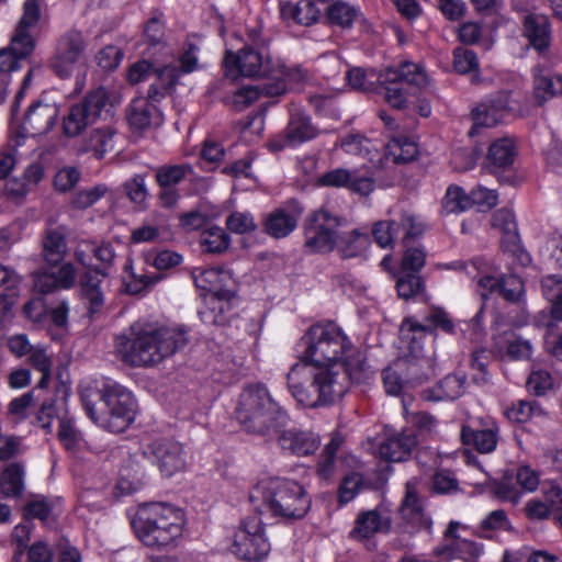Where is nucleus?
I'll list each match as a JSON object with an SVG mask.
<instances>
[{
    "instance_id": "nucleus-10",
    "label": "nucleus",
    "mask_w": 562,
    "mask_h": 562,
    "mask_svg": "<svg viewBox=\"0 0 562 562\" xmlns=\"http://www.w3.org/2000/svg\"><path fill=\"white\" fill-rule=\"evenodd\" d=\"M345 220L327 207L313 212L304 226V247L313 254H327L334 250L338 228Z\"/></svg>"
},
{
    "instance_id": "nucleus-8",
    "label": "nucleus",
    "mask_w": 562,
    "mask_h": 562,
    "mask_svg": "<svg viewBox=\"0 0 562 562\" xmlns=\"http://www.w3.org/2000/svg\"><path fill=\"white\" fill-rule=\"evenodd\" d=\"M105 412L98 415L92 402L82 395L83 407L89 417L112 432L124 431L134 420L137 404L130 391L115 382H106L99 391Z\"/></svg>"
},
{
    "instance_id": "nucleus-22",
    "label": "nucleus",
    "mask_w": 562,
    "mask_h": 562,
    "mask_svg": "<svg viewBox=\"0 0 562 562\" xmlns=\"http://www.w3.org/2000/svg\"><path fill=\"white\" fill-rule=\"evenodd\" d=\"M378 80L380 83L402 85L422 89L428 83V76L418 64L412 61H403L397 67H389L379 74Z\"/></svg>"
},
{
    "instance_id": "nucleus-42",
    "label": "nucleus",
    "mask_w": 562,
    "mask_h": 562,
    "mask_svg": "<svg viewBox=\"0 0 562 562\" xmlns=\"http://www.w3.org/2000/svg\"><path fill=\"white\" fill-rule=\"evenodd\" d=\"M93 123L83 105L76 103L69 109L67 115L64 116L63 130L66 136L76 137Z\"/></svg>"
},
{
    "instance_id": "nucleus-43",
    "label": "nucleus",
    "mask_w": 562,
    "mask_h": 562,
    "mask_svg": "<svg viewBox=\"0 0 562 562\" xmlns=\"http://www.w3.org/2000/svg\"><path fill=\"white\" fill-rule=\"evenodd\" d=\"M200 245L205 252L222 254L228 249L231 237L222 227L211 226L201 233Z\"/></svg>"
},
{
    "instance_id": "nucleus-19",
    "label": "nucleus",
    "mask_w": 562,
    "mask_h": 562,
    "mask_svg": "<svg viewBox=\"0 0 562 562\" xmlns=\"http://www.w3.org/2000/svg\"><path fill=\"white\" fill-rule=\"evenodd\" d=\"M303 209L291 202L285 207H278L267 214L263 231L272 238L280 239L289 236L297 226Z\"/></svg>"
},
{
    "instance_id": "nucleus-17",
    "label": "nucleus",
    "mask_w": 562,
    "mask_h": 562,
    "mask_svg": "<svg viewBox=\"0 0 562 562\" xmlns=\"http://www.w3.org/2000/svg\"><path fill=\"white\" fill-rule=\"evenodd\" d=\"M499 439V427L491 418H480L475 425H463L461 440L481 453H491L496 449Z\"/></svg>"
},
{
    "instance_id": "nucleus-48",
    "label": "nucleus",
    "mask_w": 562,
    "mask_h": 562,
    "mask_svg": "<svg viewBox=\"0 0 562 562\" xmlns=\"http://www.w3.org/2000/svg\"><path fill=\"white\" fill-rule=\"evenodd\" d=\"M162 12L155 10L151 18L145 23L143 36L150 46L161 45L165 41V22Z\"/></svg>"
},
{
    "instance_id": "nucleus-41",
    "label": "nucleus",
    "mask_w": 562,
    "mask_h": 562,
    "mask_svg": "<svg viewBox=\"0 0 562 562\" xmlns=\"http://www.w3.org/2000/svg\"><path fill=\"white\" fill-rule=\"evenodd\" d=\"M401 339L407 344L408 349L416 357L423 350L422 339L429 335L424 322L412 318L405 319L400 329Z\"/></svg>"
},
{
    "instance_id": "nucleus-51",
    "label": "nucleus",
    "mask_w": 562,
    "mask_h": 562,
    "mask_svg": "<svg viewBox=\"0 0 562 562\" xmlns=\"http://www.w3.org/2000/svg\"><path fill=\"white\" fill-rule=\"evenodd\" d=\"M543 293L551 302V315L557 321H562V280L548 278L543 283Z\"/></svg>"
},
{
    "instance_id": "nucleus-31",
    "label": "nucleus",
    "mask_w": 562,
    "mask_h": 562,
    "mask_svg": "<svg viewBox=\"0 0 562 562\" xmlns=\"http://www.w3.org/2000/svg\"><path fill=\"white\" fill-rule=\"evenodd\" d=\"M154 81L148 89V98L151 101L160 102L171 92L179 79V69L175 65H167L162 68H154Z\"/></svg>"
},
{
    "instance_id": "nucleus-44",
    "label": "nucleus",
    "mask_w": 562,
    "mask_h": 562,
    "mask_svg": "<svg viewBox=\"0 0 562 562\" xmlns=\"http://www.w3.org/2000/svg\"><path fill=\"white\" fill-rule=\"evenodd\" d=\"M429 335L436 336L437 330L445 334H456V323L448 312L441 307H432L423 319Z\"/></svg>"
},
{
    "instance_id": "nucleus-16",
    "label": "nucleus",
    "mask_w": 562,
    "mask_h": 562,
    "mask_svg": "<svg viewBox=\"0 0 562 562\" xmlns=\"http://www.w3.org/2000/svg\"><path fill=\"white\" fill-rule=\"evenodd\" d=\"M316 183L319 187L347 188L360 195H369L375 187L372 176L345 168H336L325 172L317 178Z\"/></svg>"
},
{
    "instance_id": "nucleus-14",
    "label": "nucleus",
    "mask_w": 562,
    "mask_h": 562,
    "mask_svg": "<svg viewBox=\"0 0 562 562\" xmlns=\"http://www.w3.org/2000/svg\"><path fill=\"white\" fill-rule=\"evenodd\" d=\"M145 453L165 476H172L187 467V452L183 446L172 438L153 441Z\"/></svg>"
},
{
    "instance_id": "nucleus-3",
    "label": "nucleus",
    "mask_w": 562,
    "mask_h": 562,
    "mask_svg": "<svg viewBox=\"0 0 562 562\" xmlns=\"http://www.w3.org/2000/svg\"><path fill=\"white\" fill-rule=\"evenodd\" d=\"M74 257L85 268L79 274L78 296L86 316L93 321L104 308V283L114 266L116 252L110 241L83 239L76 246Z\"/></svg>"
},
{
    "instance_id": "nucleus-4",
    "label": "nucleus",
    "mask_w": 562,
    "mask_h": 562,
    "mask_svg": "<svg viewBox=\"0 0 562 562\" xmlns=\"http://www.w3.org/2000/svg\"><path fill=\"white\" fill-rule=\"evenodd\" d=\"M289 391L305 407L315 408L340 400L348 391V373L342 367H310L295 363L286 375Z\"/></svg>"
},
{
    "instance_id": "nucleus-27",
    "label": "nucleus",
    "mask_w": 562,
    "mask_h": 562,
    "mask_svg": "<svg viewBox=\"0 0 562 562\" xmlns=\"http://www.w3.org/2000/svg\"><path fill=\"white\" fill-rule=\"evenodd\" d=\"M158 101L146 98H135L126 109V120L133 131L142 132L150 127L154 119H159L160 113L156 106Z\"/></svg>"
},
{
    "instance_id": "nucleus-40",
    "label": "nucleus",
    "mask_w": 562,
    "mask_h": 562,
    "mask_svg": "<svg viewBox=\"0 0 562 562\" xmlns=\"http://www.w3.org/2000/svg\"><path fill=\"white\" fill-rule=\"evenodd\" d=\"M394 224V233L396 238L402 237L405 246L413 238L419 237L425 229L424 224L411 212L404 211L398 218L391 220Z\"/></svg>"
},
{
    "instance_id": "nucleus-37",
    "label": "nucleus",
    "mask_w": 562,
    "mask_h": 562,
    "mask_svg": "<svg viewBox=\"0 0 562 562\" xmlns=\"http://www.w3.org/2000/svg\"><path fill=\"white\" fill-rule=\"evenodd\" d=\"M452 67L459 75H471V81H480V63L476 54L467 47L458 46L452 52Z\"/></svg>"
},
{
    "instance_id": "nucleus-6",
    "label": "nucleus",
    "mask_w": 562,
    "mask_h": 562,
    "mask_svg": "<svg viewBox=\"0 0 562 562\" xmlns=\"http://www.w3.org/2000/svg\"><path fill=\"white\" fill-rule=\"evenodd\" d=\"M249 501L259 512H268L283 519H301L310 509L311 499L296 481L269 477L251 490Z\"/></svg>"
},
{
    "instance_id": "nucleus-47",
    "label": "nucleus",
    "mask_w": 562,
    "mask_h": 562,
    "mask_svg": "<svg viewBox=\"0 0 562 562\" xmlns=\"http://www.w3.org/2000/svg\"><path fill=\"white\" fill-rule=\"evenodd\" d=\"M506 417L514 423H527L532 416L542 414V409L535 401L519 400L507 407Z\"/></svg>"
},
{
    "instance_id": "nucleus-52",
    "label": "nucleus",
    "mask_w": 562,
    "mask_h": 562,
    "mask_svg": "<svg viewBox=\"0 0 562 562\" xmlns=\"http://www.w3.org/2000/svg\"><path fill=\"white\" fill-rule=\"evenodd\" d=\"M390 153L393 156L394 162L405 164L416 158L418 149L414 142L401 137L393 139L390 146Z\"/></svg>"
},
{
    "instance_id": "nucleus-36",
    "label": "nucleus",
    "mask_w": 562,
    "mask_h": 562,
    "mask_svg": "<svg viewBox=\"0 0 562 562\" xmlns=\"http://www.w3.org/2000/svg\"><path fill=\"white\" fill-rule=\"evenodd\" d=\"M370 245V236L359 229L338 236L336 248L341 258L348 259L360 256Z\"/></svg>"
},
{
    "instance_id": "nucleus-57",
    "label": "nucleus",
    "mask_w": 562,
    "mask_h": 562,
    "mask_svg": "<svg viewBox=\"0 0 562 562\" xmlns=\"http://www.w3.org/2000/svg\"><path fill=\"white\" fill-rule=\"evenodd\" d=\"M106 191L108 189L103 184H98L93 188L79 191L74 195L71 205L78 210L88 209L99 201Z\"/></svg>"
},
{
    "instance_id": "nucleus-2",
    "label": "nucleus",
    "mask_w": 562,
    "mask_h": 562,
    "mask_svg": "<svg viewBox=\"0 0 562 562\" xmlns=\"http://www.w3.org/2000/svg\"><path fill=\"white\" fill-rule=\"evenodd\" d=\"M186 330L135 323L127 334L115 338V348L125 363L148 367L160 363L188 345Z\"/></svg>"
},
{
    "instance_id": "nucleus-21",
    "label": "nucleus",
    "mask_w": 562,
    "mask_h": 562,
    "mask_svg": "<svg viewBox=\"0 0 562 562\" xmlns=\"http://www.w3.org/2000/svg\"><path fill=\"white\" fill-rule=\"evenodd\" d=\"M58 108L54 103L36 102L26 112L22 128L25 134L37 136L46 134L55 125Z\"/></svg>"
},
{
    "instance_id": "nucleus-61",
    "label": "nucleus",
    "mask_w": 562,
    "mask_h": 562,
    "mask_svg": "<svg viewBox=\"0 0 562 562\" xmlns=\"http://www.w3.org/2000/svg\"><path fill=\"white\" fill-rule=\"evenodd\" d=\"M526 385L530 392L540 396L553 387V379L546 370H535L530 373Z\"/></svg>"
},
{
    "instance_id": "nucleus-62",
    "label": "nucleus",
    "mask_w": 562,
    "mask_h": 562,
    "mask_svg": "<svg viewBox=\"0 0 562 562\" xmlns=\"http://www.w3.org/2000/svg\"><path fill=\"white\" fill-rule=\"evenodd\" d=\"M426 262V254L419 247H408L402 258V269L404 272L417 273Z\"/></svg>"
},
{
    "instance_id": "nucleus-23",
    "label": "nucleus",
    "mask_w": 562,
    "mask_h": 562,
    "mask_svg": "<svg viewBox=\"0 0 562 562\" xmlns=\"http://www.w3.org/2000/svg\"><path fill=\"white\" fill-rule=\"evenodd\" d=\"M418 439L414 430H404L385 438L379 447L380 457L390 462H403L407 460Z\"/></svg>"
},
{
    "instance_id": "nucleus-20",
    "label": "nucleus",
    "mask_w": 562,
    "mask_h": 562,
    "mask_svg": "<svg viewBox=\"0 0 562 562\" xmlns=\"http://www.w3.org/2000/svg\"><path fill=\"white\" fill-rule=\"evenodd\" d=\"M279 446L283 450H289L291 453L296 456H310L314 453L319 447V438L306 430L296 428L281 427L276 431V436Z\"/></svg>"
},
{
    "instance_id": "nucleus-18",
    "label": "nucleus",
    "mask_w": 562,
    "mask_h": 562,
    "mask_svg": "<svg viewBox=\"0 0 562 562\" xmlns=\"http://www.w3.org/2000/svg\"><path fill=\"white\" fill-rule=\"evenodd\" d=\"M521 33L529 46L540 55H546L552 42V32L547 15L537 12H525L521 16Z\"/></svg>"
},
{
    "instance_id": "nucleus-12",
    "label": "nucleus",
    "mask_w": 562,
    "mask_h": 562,
    "mask_svg": "<svg viewBox=\"0 0 562 562\" xmlns=\"http://www.w3.org/2000/svg\"><path fill=\"white\" fill-rule=\"evenodd\" d=\"M225 74L233 79L239 76L265 78L272 75L274 67L268 50L263 47L246 46L237 53L226 52L224 57Z\"/></svg>"
},
{
    "instance_id": "nucleus-50",
    "label": "nucleus",
    "mask_w": 562,
    "mask_h": 562,
    "mask_svg": "<svg viewBox=\"0 0 562 562\" xmlns=\"http://www.w3.org/2000/svg\"><path fill=\"white\" fill-rule=\"evenodd\" d=\"M36 42L29 30L15 27L9 48L21 59H26L35 49Z\"/></svg>"
},
{
    "instance_id": "nucleus-64",
    "label": "nucleus",
    "mask_w": 562,
    "mask_h": 562,
    "mask_svg": "<svg viewBox=\"0 0 562 562\" xmlns=\"http://www.w3.org/2000/svg\"><path fill=\"white\" fill-rule=\"evenodd\" d=\"M513 475L516 483L525 492H533L539 486V473L529 465H519Z\"/></svg>"
},
{
    "instance_id": "nucleus-25",
    "label": "nucleus",
    "mask_w": 562,
    "mask_h": 562,
    "mask_svg": "<svg viewBox=\"0 0 562 562\" xmlns=\"http://www.w3.org/2000/svg\"><path fill=\"white\" fill-rule=\"evenodd\" d=\"M509 92L501 91L472 111L474 125L491 127L509 110Z\"/></svg>"
},
{
    "instance_id": "nucleus-1",
    "label": "nucleus",
    "mask_w": 562,
    "mask_h": 562,
    "mask_svg": "<svg viewBox=\"0 0 562 562\" xmlns=\"http://www.w3.org/2000/svg\"><path fill=\"white\" fill-rule=\"evenodd\" d=\"M301 344L304 346L301 363L310 367H331L338 363L348 373L349 384L364 382L371 375L362 353L333 323L312 326L301 338Z\"/></svg>"
},
{
    "instance_id": "nucleus-26",
    "label": "nucleus",
    "mask_w": 562,
    "mask_h": 562,
    "mask_svg": "<svg viewBox=\"0 0 562 562\" xmlns=\"http://www.w3.org/2000/svg\"><path fill=\"white\" fill-rule=\"evenodd\" d=\"M391 530V518L382 515L376 509L362 512L358 515L355 528L350 537L357 540H366L375 533H387Z\"/></svg>"
},
{
    "instance_id": "nucleus-49",
    "label": "nucleus",
    "mask_w": 562,
    "mask_h": 562,
    "mask_svg": "<svg viewBox=\"0 0 562 562\" xmlns=\"http://www.w3.org/2000/svg\"><path fill=\"white\" fill-rule=\"evenodd\" d=\"M510 527L507 514L503 509L491 512L480 524L479 535L483 538H492L493 532L508 530Z\"/></svg>"
},
{
    "instance_id": "nucleus-58",
    "label": "nucleus",
    "mask_w": 562,
    "mask_h": 562,
    "mask_svg": "<svg viewBox=\"0 0 562 562\" xmlns=\"http://www.w3.org/2000/svg\"><path fill=\"white\" fill-rule=\"evenodd\" d=\"M123 187L131 202L140 205L147 200L148 190L146 187L145 176L135 175L127 180Z\"/></svg>"
},
{
    "instance_id": "nucleus-38",
    "label": "nucleus",
    "mask_w": 562,
    "mask_h": 562,
    "mask_svg": "<svg viewBox=\"0 0 562 562\" xmlns=\"http://www.w3.org/2000/svg\"><path fill=\"white\" fill-rule=\"evenodd\" d=\"M154 171L157 186L178 187L189 176L194 175L193 167L190 164H166L155 168Z\"/></svg>"
},
{
    "instance_id": "nucleus-63",
    "label": "nucleus",
    "mask_w": 562,
    "mask_h": 562,
    "mask_svg": "<svg viewBox=\"0 0 562 562\" xmlns=\"http://www.w3.org/2000/svg\"><path fill=\"white\" fill-rule=\"evenodd\" d=\"M25 518L46 520L52 513V505L45 497L35 496L23 507Z\"/></svg>"
},
{
    "instance_id": "nucleus-7",
    "label": "nucleus",
    "mask_w": 562,
    "mask_h": 562,
    "mask_svg": "<svg viewBox=\"0 0 562 562\" xmlns=\"http://www.w3.org/2000/svg\"><path fill=\"white\" fill-rule=\"evenodd\" d=\"M136 537L147 547H168L182 535L180 510L160 503L138 508L132 521Z\"/></svg>"
},
{
    "instance_id": "nucleus-53",
    "label": "nucleus",
    "mask_w": 562,
    "mask_h": 562,
    "mask_svg": "<svg viewBox=\"0 0 562 562\" xmlns=\"http://www.w3.org/2000/svg\"><path fill=\"white\" fill-rule=\"evenodd\" d=\"M424 289L423 279L412 272H406L401 276L396 282V290L398 296L404 300H409L419 294Z\"/></svg>"
},
{
    "instance_id": "nucleus-33",
    "label": "nucleus",
    "mask_w": 562,
    "mask_h": 562,
    "mask_svg": "<svg viewBox=\"0 0 562 562\" xmlns=\"http://www.w3.org/2000/svg\"><path fill=\"white\" fill-rule=\"evenodd\" d=\"M80 104L83 105V109L94 123L100 119L105 120L111 116L114 106L111 94L104 87L89 91Z\"/></svg>"
},
{
    "instance_id": "nucleus-24",
    "label": "nucleus",
    "mask_w": 562,
    "mask_h": 562,
    "mask_svg": "<svg viewBox=\"0 0 562 562\" xmlns=\"http://www.w3.org/2000/svg\"><path fill=\"white\" fill-rule=\"evenodd\" d=\"M286 92V83L283 78H276L273 81L256 86H246L238 89L232 97V105L236 110H244L260 97L274 98Z\"/></svg>"
},
{
    "instance_id": "nucleus-13",
    "label": "nucleus",
    "mask_w": 562,
    "mask_h": 562,
    "mask_svg": "<svg viewBox=\"0 0 562 562\" xmlns=\"http://www.w3.org/2000/svg\"><path fill=\"white\" fill-rule=\"evenodd\" d=\"M321 131L312 117L299 108L290 110L285 128L273 136L267 144L269 150L278 153L286 147H293L310 142L319 135Z\"/></svg>"
},
{
    "instance_id": "nucleus-5",
    "label": "nucleus",
    "mask_w": 562,
    "mask_h": 562,
    "mask_svg": "<svg viewBox=\"0 0 562 562\" xmlns=\"http://www.w3.org/2000/svg\"><path fill=\"white\" fill-rule=\"evenodd\" d=\"M235 417L245 431L267 440L273 439L276 431L290 422L289 414L261 383L243 390L235 408Z\"/></svg>"
},
{
    "instance_id": "nucleus-46",
    "label": "nucleus",
    "mask_w": 562,
    "mask_h": 562,
    "mask_svg": "<svg viewBox=\"0 0 562 562\" xmlns=\"http://www.w3.org/2000/svg\"><path fill=\"white\" fill-rule=\"evenodd\" d=\"M358 15V10L344 1H335L326 10V16L331 24L350 27Z\"/></svg>"
},
{
    "instance_id": "nucleus-59",
    "label": "nucleus",
    "mask_w": 562,
    "mask_h": 562,
    "mask_svg": "<svg viewBox=\"0 0 562 562\" xmlns=\"http://www.w3.org/2000/svg\"><path fill=\"white\" fill-rule=\"evenodd\" d=\"M469 199L471 201V207L475 205L482 212L488 211L497 204L496 192L481 186L470 192Z\"/></svg>"
},
{
    "instance_id": "nucleus-60",
    "label": "nucleus",
    "mask_w": 562,
    "mask_h": 562,
    "mask_svg": "<svg viewBox=\"0 0 562 562\" xmlns=\"http://www.w3.org/2000/svg\"><path fill=\"white\" fill-rule=\"evenodd\" d=\"M227 228L235 234H248L256 229L257 225L249 213L233 212L226 218Z\"/></svg>"
},
{
    "instance_id": "nucleus-35",
    "label": "nucleus",
    "mask_w": 562,
    "mask_h": 562,
    "mask_svg": "<svg viewBox=\"0 0 562 562\" xmlns=\"http://www.w3.org/2000/svg\"><path fill=\"white\" fill-rule=\"evenodd\" d=\"M68 251L65 233L61 228L48 229L43 239V256L53 267L59 265Z\"/></svg>"
},
{
    "instance_id": "nucleus-55",
    "label": "nucleus",
    "mask_w": 562,
    "mask_h": 562,
    "mask_svg": "<svg viewBox=\"0 0 562 562\" xmlns=\"http://www.w3.org/2000/svg\"><path fill=\"white\" fill-rule=\"evenodd\" d=\"M114 131L110 127L97 128L90 135L89 149L94 151L98 158H102L104 154L112 149V138Z\"/></svg>"
},
{
    "instance_id": "nucleus-30",
    "label": "nucleus",
    "mask_w": 562,
    "mask_h": 562,
    "mask_svg": "<svg viewBox=\"0 0 562 562\" xmlns=\"http://www.w3.org/2000/svg\"><path fill=\"white\" fill-rule=\"evenodd\" d=\"M517 150L513 139L504 137L493 142L487 153V168L492 173L507 170L513 166Z\"/></svg>"
},
{
    "instance_id": "nucleus-45",
    "label": "nucleus",
    "mask_w": 562,
    "mask_h": 562,
    "mask_svg": "<svg viewBox=\"0 0 562 562\" xmlns=\"http://www.w3.org/2000/svg\"><path fill=\"white\" fill-rule=\"evenodd\" d=\"M471 207L469 194L456 184L448 187L447 192L441 201L442 212L446 214L461 213Z\"/></svg>"
},
{
    "instance_id": "nucleus-15",
    "label": "nucleus",
    "mask_w": 562,
    "mask_h": 562,
    "mask_svg": "<svg viewBox=\"0 0 562 562\" xmlns=\"http://www.w3.org/2000/svg\"><path fill=\"white\" fill-rule=\"evenodd\" d=\"M402 520L405 527L412 533L425 530L431 533L432 520L426 514L424 506L417 493V481L409 480L405 484V495L398 508Z\"/></svg>"
},
{
    "instance_id": "nucleus-11",
    "label": "nucleus",
    "mask_w": 562,
    "mask_h": 562,
    "mask_svg": "<svg viewBox=\"0 0 562 562\" xmlns=\"http://www.w3.org/2000/svg\"><path fill=\"white\" fill-rule=\"evenodd\" d=\"M270 542L265 533V525L258 515L247 516L234 532L231 552L247 562H258L270 552Z\"/></svg>"
},
{
    "instance_id": "nucleus-9",
    "label": "nucleus",
    "mask_w": 562,
    "mask_h": 562,
    "mask_svg": "<svg viewBox=\"0 0 562 562\" xmlns=\"http://www.w3.org/2000/svg\"><path fill=\"white\" fill-rule=\"evenodd\" d=\"M89 47L88 38L77 29L59 34L54 43L48 66L60 79H68L75 70L85 64Z\"/></svg>"
},
{
    "instance_id": "nucleus-56",
    "label": "nucleus",
    "mask_w": 562,
    "mask_h": 562,
    "mask_svg": "<svg viewBox=\"0 0 562 562\" xmlns=\"http://www.w3.org/2000/svg\"><path fill=\"white\" fill-rule=\"evenodd\" d=\"M498 291L506 301L517 303L524 293V282L516 274H509L501 279Z\"/></svg>"
},
{
    "instance_id": "nucleus-54",
    "label": "nucleus",
    "mask_w": 562,
    "mask_h": 562,
    "mask_svg": "<svg viewBox=\"0 0 562 562\" xmlns=\"http://www.w3.org/2000/svg\"><path fill=\"white\" fill-rule=\"evenodd\" d=\"M491 360V355L485 349H477L471 355V368L476 371L472 375L474 383L484 385L490 381L487 367Z\"/></svg>"
},
{
    "instance_id": "nucleus-39",
    "label": "nucleus",
    "mask_w": 562,
    "mask_h": 562,
    "mask_svg": "<svg viewBox=\"0 0 562 562\" xmlns=\"http://www.w3.org/2000/svg\"><path fill=\"white\" fill-rule=\"evenodd\" d=\"M0 488L7 497H19L24 490V468L20 463L8 465L0 477Z\"/></svg>"
},
{
    "instance_id": "nucleus-34",
    "label": "nucleus",
    "mask_w": 562,
    "mask_h": 562,
    "mask_svg": "<svg viewBox=\"0 0 562 562\" xmlns=\"http://www.w3.org/2000/svg\"><path fill=\"white\" fill-rule=\"evenodd\" d=\"M225 274L224 271L216 268H196L192 272L194 283L198 288L213 293L220 300L228 301L234 296V292L220 286V282Z\"/></svg>"
},
{
    "instance_id": "nucleus-32",
    "label": "nucleus",
    "mask_w": 562,
    "mask_h": 562,
    "mask_svg": "<svg viewBox=\"0 0 562 562\" xmlns=\"http://www.w3.org/2000/svg\"><path fill=\"white\" fill-rule=\"evenodd\" d=\"M464 376L448 374L432 389L425 390L423 397L428 401H453L464 393Z\"/></svg>"
},
{
    "instance_id": "nucleus-29",
    "label": "nucleus",
    "mask_w": 562,
    "mask_h": 562,
    "mask_svg": "<svg viewBox=\"0 0 562 562\" xmlns=\"http://www.w3.org/2000/svg\"><path fill=\"white\" fill-rule=\"evenodd\" d=\"M279 11L283 21L305 26L315 23L321 15V10L312 0H300L295 3L292 1H280Z\"/></svg>"
},
{
    "instance_id": "nucleus-28",
    "label": "nucleus",
    "mask_w": 562,
    "mask_h": 562,
    "mask_svg": "<svg viewBox=\"0 0 562 562\" xmlns=\"http://www.w3.org/2000/svg\"><path fill=\"white\" fill-rule=\"evenodd\" d=\"M533 95L539 105L553 97L562 95V76L552 74L540 64L535 66Z\"/></svg>"
}]
</instances>
